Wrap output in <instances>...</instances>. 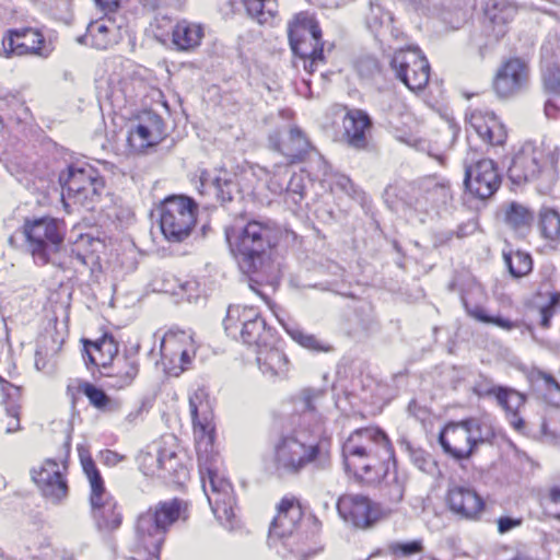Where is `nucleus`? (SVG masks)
<instances>
[{
  "mask_svg": "<svg viewBox=\"0 0 560 560\" xmlns=\"http://www.w3.org/2000/svg\"><path fill=\"white\" fill-rule=\"evenodd\" d=\"M188 404L202 490L217 520L222 525L232 528L235 517V499L231 483L218 474L212 463L214 425L210 401L203 389H197L189 396Z\"/></svg>",
  "mask_w": 560,
  "mask_h": 560,
  "instance_id": "obj_1",
  "label": "nucleus"
},
{
  "mask_svg": "<svg viewBox=\"0 0 560 560\" xmlns=\"http://www.w3.org/2000/svg\"><path fill=\"white\" fill-rule=\"evenodd\" d=\"M342 456L348 470L366 482L378 480L383 474L386 493L390 501L400 502L405 493V477L384 467L393 457L387 435L377 428L355 430L342 445Z\"/></svg>",
  "mask_w": 560,
  "mask_h": 560,
  "instance_id": "obj_2",
  "label": "nucleus"
},
{
  "mask_svg": "<svg viewBox=\"0 0 560 560\" xmlns=\"http://www.w3.org/2000/svg\"><path fill=\"white\" fill-rule=\"evenodd\" d=\"M279 231L271 221L236 219L225 229V237L245 273L259 271L267 259V250L276 245Z\"/></svg>",
  "mask_w": 560,
  "mask_h": 560,
  "instance_id": "obj_3",
  "label": "nucleus"
},
{
  "mask_svg": "<svg viewBox=\"0 0 560 560\" xmlns=\"http://www.w3.org/2000/svg\"><path fill=\"white\" fill-rule=\"evenodd\" d=\"M187 503L180 499L161 501L137 517L135 530L138 549L148 553L145 560H159V555L170 527L186 521ZM132 560H138L132 558Z\"/></svg>",
  "mask_w": 560,
  "mask_h": 560,
  "instance_id": "obj_4",
  "label": "nucleus"
},
{
  "mask_svg": "<svg viewBox=\"0 0 560 560\" xmlns=\"http://www.w3.org/2000/svg\"><path fill=\"white\" fill-rule=\"evenodd\" d=\"M27 250L37 265L55 262V256L63 246L66 225L51 217L25 219L22 226Z\"/></svg>",
  "mask_w": 560,
  "mask_h": 560,
  "instance_id": "obj_5",
  "label": "nucleus"
},
{
  "mask_svg": "<svg viewBox=\"0 0 560 560\" xmlns=\"http://www.w3.org/2000/svg\"><path fill=\"white\" fill-rule=\"evenodd\" d=\"M493 436L491 427L479 418L447 423L439 435L443 451L455 459H468L479 444Z\"/></svg>",
  "mask_w": 560,
  "mask_h": 560,
  "instance_id": "obj_6",
  "label": "nucleus"
},
{
  "mask_svg": "<svg viewBox=\"0 0 560 560\" xmlns=\"http://www.w3.org/2000/svg\"><path fill=\"white\" fill-rule=\"evenodd\" d=\"M328 453L319 444L306 443L296 434L281 436L273 447V464L280 475H296L308 464L324 467Z\"/></svg>",
  "mask_w": 560,
  "mask_h": 560,
  "instance_id": "obj_7",
  "label": "nucleus"
},
{
  "mask_svg": "<svg viewBox=\"0 0 560 560\" xmlns=\"http://www.w3.org/2000/svg\"><path fill=\"white\" fill-rule=\"evenodd\" d=\"M288 34L292 51L303 60L304 70L313 73L317 65L324 61V43L318 23L308 13L301 12L289 23Z\"/></svg>",
  "mask_w": 560,
  "mask_h": 560,
  "instance_id": "obj_8",
  "label": "nucleus"
},
{
  "mask_svg": "<svg viewBox=\"0 0 560 560\" xmlns=\"http://www.w3.org/2000/svg\"><path fill=\"white\" fill-rule=\"evenodd\" d=\"M197 205L186 196L166 198L160 209V228L170 242L180 243L196 224Z\"/></svg>",
  "mask_w": 560,
  "mask_h": 560,
  "instance_id": "obj_9",
  "label": "nucleus"
},
{
  "mask_svg": "<svg viewBox=\"0 0 560 560\" xmlns=\"http://www.w3.org/2000/svg\"><path fill=\"white\" fill-rule=\"evenodd\" d=\"M223 325L228 335L233 338L240 335L244 343L258 347L266 343V323L254 307L230 305Z\"/></svg>",
  "mask_w": 560,
  "mask_h": 560,
  "instance_id": "obj_10",
  "label": "nucleus"
},
{
  "mask_svg": "<svg viewBox=\"0 0 560 560\" xmlns=\"http://www.w3.org/2000/svg\"><path fill=\"white\" fill-rule=\"evenodd\" d=\"M390 68L410 91L423 90L430 78V65L417 47L396 50L390 60Z\"/></svg>",
  "mask_w": 560,
  "mask_h": 560,
  "instance_id": "obj_11",
  "label": "nucleus"
},
{
  "mask_svg": "<svg viewBox=\"0 0 560 560\" xmlns=\"http://www.w3.org/2000/svg\"><path fill=\"white\" fill-rule=\"evenodd\" d=\"M81 462L91 486L90 502L97 528L102 532L116 530L119 528L118 516L114 515L110 521L104 518L105 512H113V508H116V501L105 490L103 479L92 458H82Z\"/></svg>",
  "mask_w": 560,
  "mask_h": 560,
  "instance_id": "obj_12",
  "label": "nucleus"
},
{
  "mask_svg": "<svg viewBox=\"0 0 560 560\" xmlns=\"http://www.w3.org/2000/svg\"><path fill=\"white\" fill-rule=\"evenodd\" d=\"M59 179L67 196L86 208L92 207L93 201L104 188L103 180L91 167L69 166L67 173H62Z\"/></svg>",
  "mask_w": 560,
  "mask_h": 560,
  "instance_id": "obj_13",
  "label": "nucleus"
},
{
  "mask_svg": "<svg viewBox=\"0 0 560 560\" xmlns=\"http://www.w3.org/2000/svg\"><path fill=\"white\" fill-rule=\"evenodd\" d=\"M2 48L7 57L32 55L47 58L51 52L44 35L32 27L9 30L2 39Z\"/></svg>",
  "mask_w": 560,
  "mask_h": 560,
  "instance_id": "obj_14",
  "label": "nucleus"
},
{
  "mask_svg": "<svg viewBox=\"0 0 560 560\" xmlns=\"http://www.w3.org/2000/svg\"><path fill=\"white\" fill-rule=\"evenodd\" d=\"M339 515L355 528L368 529L381 518L380 506L362 494L347 493L337 502Z\"/></svg>",
  "mask_w": 560,
  "mask_h": 560,
  "instance_id": "obj_15",
  "label": "nucleus"
},
{
  "mask_svg": "<svg viewBox=\"0 0 560 560\" xmlns=\"http://www.w3.org/2000/svg\"><path fill=\"white\" fill-rule=\"evenodd\" d=\"M269 147L282 154L289 164L301 163L315 151L307 137L299 127H291L281 133L273 131L268 137Z\"/></svg>",
  "mask_w": 560,
  "mask_h": 560,
  "instance_id": "obj_16",
  "label": "nucleus"
},
{
  "mask_svg": "<svg viewBox=\"0 0 560 560\" xmlns=\"http://www.w3.org/2000/svg\"><path fill=\"white\" fill-rule=\"evenodd\" d=\"M464 183L470 194L487 199L500 187L501 177L494 162L483 159L466 166Z\"/></svg>",
  "mask_w": 560,
  "mask_h": 560,
  "instance_id": "obj_17",
  "label": "nucleus"
},
{
  "mask_svg": "<svg viewBox=\"0 0 560 560\" xmlns=\"http://www.w3.org/2000/svg\"><path fill=\"white\" fill-rule=\"evenodd\" d=\"M547 163L548 158L542 149L525 144L514 155L508 174L514 184L520 185L536 179Z\"/></svg>",
  "mask_w": 560,
  "mask_h": 560,
  "instance_id": "obj_18",
  "label": "nucleus"
},
{
  "mask_svg": "<svg viewBox=\"0 0 560 560\" xmlns=\"http://www.w3.org/2000/svg\"><path fill=\"white\" fill-rule=\"evenodd\" d=\"M450 198V187L444 182L435 177H425L411 187L409 202L417 210L428 211L429 208L445 205Z\"/></svg>",
  "mask_w": 560,
  "mask_h": 560,
  "instance_id": "obj_19",
  "label": "nucleus"
},
{
  "mask_svg": "<svg viewBox=\"0 0 560 560\" xmlns=\"http://www.w3.org/2000/svg\"><path fill=\"white\" fill-rule=\"evenodd\" d=\"M528 69L518 58L503 63L494 78L493 89L500 97H510L518 93L527 83Z\"/></svg>",
  "mask_w": 560,
  "mask_h": 560,
  "instance_id": "obj_20",
  "label": "nucleus"
},
{
  "mask_svg": "<svg viewBox=\"0 0 560 560\" xmlns=\"http://www.w3.org/2000/svg\"><path fill=\"white\" fill-rule=\"evenodd\" d=\"M467 124L489 145H502L506 140L505 127L493 112L472 109L467 114Z\"/></svg>",
  "mask_w": 560,
  "mask_h": 560,
  "instance_id": "obj_21",
  "label": "nucleus"
},
{
  "mask_svg": "<svg viewBox=\"0 0 560 560\" xmlns=\"http://www.w3.org/2000/svg\"><path fill=\"white\" fill-rule=\"evenodd\" d=\"M101 368L104 370L107 387L116 390L129 387L139 373L137 359L129 355L118 357L112 362L102 360Z\"/></svg>",
  "mask_w": 560,
  "mask_h": 560,
  "instance_id": "obj_22",
  "label": "nucleus"
},
{
  "mask_svg": "<svg viewBox=\"0 0 560 560\" xmlns=\"http://www.w3.org/2000/svg\"><path fill=\"white\" fill-rule=\"evenodd\" d=\"M487 396H493L497 402L505 411L510 424L518 432L525 430L526 424L520 416L521 408L525 406L526 396L514 388L492 386L485 392Z\"/></svg>",
  "mask_w": 560,
  "mask_h": 560,
  "instance_id": "obj_23",
  "label": "nucleus"
},
{
  "mask_svg": "<svg viewBox=\"0 0 560 560\" xmlns=\"http://www.w3.org/2000/svg\"><path fill=\"white\" fill-rule=\"evenodd\" d=\"M447 503L454 513L467 520H476L485 509L481 497L469 487L455 486L447 492Z\"/></svg>",
  "mask_w": 560,
  "mask_h": 560,
  "instance_id": "obj_24",
  "label": "nucleus"
},
{
  "mask_svg": "<svg viewBox=\"0 0 560 560\" xmlns=\"http://www.w3.org/2000/svg\"><path fill=\"white\" fill-rule=\"evenodd\" d=\"M33 480L40 488L43 494L52 501H59L68 493V486L60 472L59 465L52 459H47L38 471H33Z\"/></svg>",
  "mask_w": 560,
  "mask_h": 560,
  "instance_id": "obj_25",
  "label": "nucleus"
},
{
  "mask_svg": "<svg viewBox=\"0 0 560 560\" xmlns=\"http://www.w3.org/2000/svg\"><path fill=\"white\" fill-rule=\"evenodd\" d=\"M302 509L295 499H282L270 525L269 539L290 536L302 520Z\"/></svg>",
  "mask_w": 560,
  "mask_h": 560,
  "instance_id": "obj_26",
  "label": "nucleus"
},
{
  "mask_svg": "<svg viewBox=\"0 0 560 560\" xmlns=\"http://www.w3.org/2000/svg\"><path fill=\"white\" fill-rule=\"evenodd\" d=\"M342 127L343 138L350 147L358 150L366 148L372 120L364 110L349 109L342 119Z\"/></svg>",
  "mask_w": 560,
  "mask_h": 560,
  "instance_id": "obj_27",
  "label": "nucleus"
},
{
  "mask_svg": "<svg viewBox=\"0 0 560 560\" xmlns=\"http://www.w3.org/2000/svg\"><path fill=\"white\" fill-rule=\"evenodd\" d=\"M517 10V5L510 0L486 1L485 15L492 24L497 37L505 34V26L514 20Z\"/></svg>",
  "mask_w": 560,
  "mask_h": 560,
  "instance_id": "obj_28",
  "label": "nucleus"
},
{
  "mask_svg": "<svg viewBox=\"0 0 560 560\" xmlns=\"http://www.w3.org/2000/svg\"><path fill=\"white\" fill-rule=\"evenodd\" d=\"M162 121L158 116L149 117L148 124L140 122L129 132L128 141L136 150L152 147L162 138Z\"/></svg>",
  "mask_w": 560,
  "mask_h": 560,
  "instance_id": "obj_29",
  "label": "nucleus"
},
{
  "mask_svg": "<svg viewBox=\"0 0 560 560\" xmlns=\"http://www.w3.org/2000/svg\"><path fill=\"white\" fill-rule=\"evenodd\" d=\"M203 37L200 24L187 20L176 23L172 32V43L177 50L188 51L198 47Z\"/></svg>",
  "mask_w": 560,
  "mask_h": 560,
  "instance_id": "obj_30",
  "label": "nucleus"
},
{
  "mask_svg": "<svg viewBox=\"0 0 560 560\" xmlns=\"http://www.w3.org/2000/svg\"><path fill=\"white\" fill-rule=\"evenodd\" d=\"M84 350L89 362L98 366H101L102 360L112 362L118 358V342L107 334L96 341L84 340Z\"/></svg>",
  "mask_w": 560,
  "mask_h": 560,
  "instance_id": "obj_31",
  "label": "nucleus"
},
{
  "mask_svg": "<svg viewBox=\"0 0 560 560\" xmlns=\"http://www.w3.org/2000/svg\"><path fill=\"white\" fill-rule=\"evenodd\" d=\"M257 362L262 373H270L272 376H285L289 372V360L277 348L260 350L257 354Z\"/></svg>",
  "mask_w": 560,
  "mask_h": 560,
  "instance_id": "obj_32",
  "label": "nucleus"
},
{
  "mask_svg": "<svg viewBox=\"0 0 560 560\" xmlns=\"http://www.w3.org/2000/svg\"><path fill=\"white\" fill-rule=\"evenodd\" d=\"M285 331L292 340L308 351L316 353H330L335 351L332 343L300 327L287 326Z\"/></svg>",
  "mask_w": 560,
  "mask_h": 560,
  "instance_id": "obj_33",
  "label": "nucleus"
},
{
  "mask_svg": "<svg viewBox=\"0 0 560 560\" xmlns=\"http://www.w3.org/2000/svg\"><path fill=\"white\" fill-rule=\"evenodd\" d=\"M537 225L541 237L545 240L560 244V211L542 207L537 215Z\"/></svg>",
  "mask_w": 560,
  "mask_h": 560,
  "instance_id": "obj_34",
  "label": "nucleus"
},
{
  "mask_svg": "<svg viewBox=\"0 0 560 560\" xmlns=\"http://www.w3.org/2000/svg\"><path fill=\"white\" fill-rule=\"evenodd\" d=\"M80 42L96 49H106L113 42L107 22L104 20L91 22Z\"/></svg>",
  "mask_w": 560,
  "mask_h": 560,
  "instance_id": "obj_35",
  "label": "nucleus"
},
{
  "mask_svg": "<svg viewBox=\"0 0 560 560\" xmlns=\"http://www.w3.org/2000/svg\"><path fill=\"white\" fill-rule=\"evenodd\" d=\"M247 14L259 24H270L278 13L277 0H242Z\"/></svg>",
  "mask_w": 560,
  "mask_h": 560,
  "instance_id": "obj_36",
  "label": "nucleus"
},
{
  "mask_svg": "<svg viewBox=\"0 0 560 560\" xmlns=\"http://www.w3.org/2000/svg\"><path fill=\"white\" fill-rule=\"evenodd\" d=\"M78 389L88 397L92 406L102 411L112 412L118 410L119 408L118 401L113 400L103 389L89 382H81Z\"/></svg>",
  "mask_w": 560,
  "mask_h": 560,
  "instance_id": "obj_37",
  "label": "nucleus"
},
{
  "mask_svg": "<svg viewBox=\"0 0 560 560\" xmlns=\"http://www.w3.org/2000/svg\"><path fill=\"white\" fill-rule=\"evenodd\" d=\"M503 258L509 272L514 278H521L532 271L533 261L529 254L521 250L503 253Z\"/></svg>",
  "mask_w": 560,
  "mask_h": 560,
  "instance_id": "obj_38",
  "label": "nucleus"
},
{
  "mask_svg": "<svg viewBox=\"0 0 560 560\" xmlns=\"http://www.w3.org/2000/svg\"><path fill=\"white\" fill-rule=\"evenodd\" d=\"M464 306H465L467 314L478 322L495 325V326H498L504 330H508V331L517 327V324L515 322H512L508 318H504L502 316L488 315L482 306H479V305L471 306L465 300H464Z\"/></svg>",
  "mask_w": 560,
  "mask_h": 560,
  "instance_id": "obj_39",
  "label": "nucleus"
},
{
  "mask_svg": "<svg viewBox=\"0 0 560 560\" xmlns=\"http://www.w3.org/2000/svg\"><path fill=\"white\" fill-rule=\"evenodd\" d=\"M533 219L532 212L517 202H511L504 211V220L513 229L529 226Z\"/></svg>",
  "mask_w": 560,
  "mask_h": 560,
  "instance_id": "obj_40",
  "label": "nucleus"
},
{
  "mask_svg": "<svg viewBox=\"0 0 560 560\" xmlns=\"http://www.w3.org/2000/svg\"><path fill=\"white\" fill-rule=\"evenodd\" d=\"M287 202L300 205L305 195V178L302 174H293L285 184Z\"/></svg>",
  "mask_w": 560,
  "mask_h": 560,
  "instance_id": "obj_41",
  "label": "nucleus"
},
{
  "mask_svg": "<svg viewBox=\"0 0 560 560\" xmlns=\"http://www.w3.org/2000/svg\"><path fill=\"white\" fill-rule=\"evenodd\" d=\"M218 199L222 202H230L238 192L237 185L226 177H217L211 184Z\"/></svg>",
  "mask_w": 560,
  "mask_h": 560,
  "instance_id": "obj_42",
  "label": "nucleus"
},
{
  "mask_svg": "<svg viewBox=\"0 0 560 560\" xmlns=\"http://www.w3.org/2000/svg\"><path fill=\"white\" fill-rule=\"evenodd\" d=\"M423 549L424 546L422 539H415L406 542L393 541L387 546V550L390 555L400 557H410L412 555L421 553Z\"/></svg>",
  "mask_w": 560,
  "mask_h": 560,
  "instance_id": "obj_43",
  "label": "nucleus"
},
{
  "mask_svg": "<svg viewBox=\"0 0 560 560\" xmlns=\"http://www.w3.org/2000/svg\"><path fill=\"white\" fill-rule=\"evenodd\" d=\"M560 305V292H552L546 305L539 308V324L542 328H549L550 319L555 315L556 307Z\"/></svg>",
  "mask_w": 560,
  "mask_h": 560,
  "instance_id": "obj_44",
  "label": "nucleus"
},
{
  "mask_svg": "<svg viewBox=\"0 0 560 560\" xmlns=\"http://www.w3.org/2000/svg\"><path fill=\"white\" fill-rule=\"evenodd\" d=\"M540 378L544 381V385L547 392V398L549 402L553 406H560V383L557 380L547 373L540 372Z\"/></svg>",
  "mask_w": 560,
  "mask_h": 560,
  "instance_id": "obj_45",
  "label": "nucleus"
},
{
  "mask_svg": "<svg viewBox=\"0 0 560 560\" xmlns=\"http://www.w3.org/2000/svg\"><path fill=\"white\" fill-rule=\"evenodd\" d=\"M406 450L409 453V457L411 462L422 471L428 470V466L430 465V456L422 450L412 448L409 443H405Z\"/></svg>",
  "mask_w": 560,
  "mask_h": 560,
  "instance_id": "obj_46",
  "label": "nucleus"
},
{
  "mask_svg": "<svg viewBox=\"0 0 560 560\" xmlns=\"http://www.w3.org/2000/svg\"><path fill=\"white\" fill-rule=\"evenodd\" d=\"M544 82L547 89L560 95V68H548L544 73Z\"/></svg>",
  "mask_w": 560,
  "mask_h": 560,
  "instance_id": "obj_47",
  "label": "nucleus"
},
{
  "mask_svg": "<svg viewBox=\"0 0 560 560\" xmlns=\"http://www.w3.org/2000/svg\"><path fill=\"white\" fill-rule=\"evenodd\" d=\"M386 16L387 13L383 12V9L378 4L370 3L369 13L366 14V21L370 27L383 24Z\"/></svg>",
  "mask_w": 560,
  "mask_h": 560,
  "instance_id": "obj_48",
  "label": "nucleus"
},
{
  "mask_svg": "<svg viewBox=\"0 0 560 560\" xmlns=\"http://www.w3.org/2000/svg\"><path fill=\"white\" fill-rule=\"evenodd\" d=\"M153 9H168L180 11L186 3V0H149Z\"/></svg>",
  "mask_w": 560,
  "mask_h": 560,
  "instance_id": "obj_49",
  "label": "nucleus"
},
{
  "mask_svg": "<svg viewBox=\"0 0 560 560\" xmlns=\"http://www.w3.org/2000/svg\"><path fill=\"white\" fill-rule=\"evenodd\" d=\"M522 518H513L509 516H502L498 520V530L500 534H505L511 529L521 526Z\"/></svg>",
  "mask_w": 560,
  "mask_h": 560,
  "instance_id": "obj_50",
  "label": "nucleus"
},
{
  "mask_svg": "<svg viewBox=\"0 0 560 560\" xmlns=\"http://www.w3.org/2000/svg\"><path fill=\"white\" fill-rule=\"evenodd\" d=\"M101 457L103 463L108 466H116L124 458L121 455L110 450L102 452Z\"/></svg>",
  "mask_w": 560,
  "mask_h": 560,
  "instance_id": "obj_51",
  "label": "nucleus"
},
{
  "mask_svg": "<svg viewBox=\"0 0 560 560\" xmlns=\"http://www.w3.org/2000/svg\"><path fill=\"white\" fill-rule=\"evenodd\" d=\"M120 0H94L95 4L104 12H113L117 9Z\"/></svg>",
  "mask_w": 560,
  "mask_h": 560,
  "instance_id": "obj_52",
  "label": "nucleus"
},
{
  "mask_svg": "<svg viewBox=\"0 0 560 560\" xmlns=\"http://www.w3.org/2000/svg\"><path fill=\"white\" fill-rule=\"evenodd\" d=\"M268 187L273 194L285 192V185L284 183L278 180L277 174H275V176L269 179Z\"/></svg>",
  "mask_w": 560,
  "mask_h": 560,
  "instance_id": "obj_53",
  "label": "nucleus"
},
{
  "mask_svg": "<svg viewBox=\"0 0 560 560\" xmlns=\"http://www.w3.org/2000/svg\"><path fill=\"white\" fill-rule=\"evenodd\" d=\"M549 500L551 503L560 505V487H553L550 489Z\"/></svg>",
  "mask_w": 560,
  "mask_h": 560,
  "instance_id": "obj_54",
  "label": "nucleus"
},
{
  "mask_svg": "<svg viewBox=\"0 0 560 560\" xmlns=\"http://www.w3.org/2000/svg\"><path fill=\"white\" fill-rule=\"evenodd\" d=\"M35 366L39 371L45 370V368H46V362L42 358L40 351H36V353H35Z\"/></svg>",
  "mask_w": 560,
  "mask_h": 560,
  "instance_id": "obj_55",
  "label": "nucleus"
},
{
  "mask_svg": "<svg viewBox=\"0 0 560 560\" xmlns=\"http://www.w3.org/2000/svg\"><path fill=\"white\" fill-rule=\"evenodd\" d=\"M104 515H105L104 518L108 520V521H110L114 515H117L119 518V526L121 525L122 516H121V513L119 511H117V506L113 508V512H105Z\"/></svg>",
  "mask_w": 560,
  "mask_h": 560,
  "instance_id": "obj_56",
  "label": "nucleus"
},
{
  "mask_svg": "<svg viewBox=\"0 0 560 560\" xmlns=\"http://www.w3.org/2000/svg\"><path fill=\"white\" fill-rule=\"evenodd\" d=\"M556 105L552 101H547L545 104V113L547 116L552 117L555 115Z\"/></svg>",
  "mask_w": 560,
  "mask_h": 560,
  "instance_id": "obj_57",
  "label": "nucleus"
},
{
  "mask_svg": "<svg viewBox=\"0 0 560 560\" xmlns=\"http://www.w3.org/2000/svg\"><path fill=\"white\" fill-rule=\"evenodd\" d=\"M20 429V422H19V419L15 418L14 420V427H11V424L7 428V433H12V432H15Z\"/></svg>",
  "mask_w": 560,
  "mask_h": 560,
  "instance_id": "obj_58",
  "label": "nucleus"
},
{
  "mask_svg": "<svg viewBox=\"0 0 560 560\" xmlns=\"http://www.w3.org/2000/svg\"><path fill=\"white\" fill-rule=\"evenodd\" d=\"M72 253L74 254V257L78 261H80L82 265H86V259L84 255L80 253H74V250H72Z\"/></svg>",
  "mask_w": 560,
  "mask_h": 560,
  "instance_id": "obj_59",
  "label": "nucleus"
},
{
  "mask_svg": "<svg viewBox=\"0 0 560 560\" xmlns=\"http://www.w3.org/2000/svg\"><path fill=\"white\" fill-rule=\"evenodd\" d=\"M7 389H14V390H18V388H16L15 386H13V385H11L10 383L5 382V383H3V385H2V390H3V392H7Z\"/></svg>",
  "mask_w": 560,
  "mask_h": 560,
  "instance_id": "obj_60",
  "label": "nucleus"
},
{
  "mask_svg": "<svg viewBox=\"0 0 560 560\" xmlns=\"http://www.w3.org/2000/svg\"><path fill=\"white\" fill-rule=\"evenodd\" d=\"M511 560H533V559L530 557H528V556L517 555L516 557H514Z\"/></svg>",
  "mask_w": 560,
  "mask_h": 560,
  "instance_id": "obj_61",
  "label": "nucleus"
},
{
  "mask_svg": "<svg viewBox=\"0 0 560 560\" xmlns=\"http://www.w3.org/2000/svg\"><path fill=\"white\" fill-rule=\"evenodd\" d=\"M180 358H182V361L183 362H187L188 361V354L186 351H182L180 353Z\"/></svg>",
  "mask_w": 560,
  "mask_h": 560,
  "instance_id": "obj_62",
  "label": "nucleus"
},
{
  "mask_svg": "<svg viewBox=\"0 0 560 560\" xmlns=\"http://www.w3.org/2000/svg\"><path fill=\"white\" fill-rule=\"evenodd\" d=\"M277 168H278V174H281L282 172H284L285 174L288 173L287 167L283 168L281 166H278Z\"/></svg>",
  "mask_w": 560,
  "mask_h": 560,
  "instance_id": "obj_63",
  "label": "nucleus"
},
{
  "mask_svg": "<svg viewBox=\"0 0 560 560\" xmlns=\"http://www.w3.org/2000/svg\"><path fill=\"white\" fill-rule=\"evenodd\" d=\"M158 462H159V466L161 468H166L164 462L162 460V458H158Z\"/></svg>",
  "mask_w": 560,
  "mask_h": 560,
  "instance_id": "obj_64",
  "label": "nucleus"
}]
</instances>
